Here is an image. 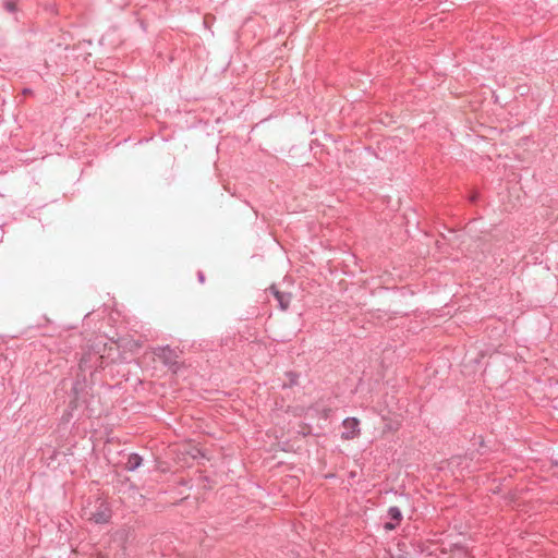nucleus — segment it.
Returning a JSON list of instances; mask_svg holds the SVG:
<instances>
[{
	"label": "nucleus",
	"mask_w": 558,
	"mask_h": 558,
	"mask_svg": "<svg viewBox=\"0 0 558 558\" xmlns=\"http://www.w3.org/2000/svg\"><path fill=\"white\" fill-rule=\"evenodd\" d=\"M344 432L342 433V438L345 440H351L356 438L360 435L359 428V420L355 417L345 418L342 423Z\"/></svg>",
	"instance_id": "f257e3e1"
},
{
	"label": "nucleus",
	"mask_w": 558,
	"mask_h": 558,
	"mask_svg": "<svg viewBox=\"0 0 558 558\" xmlns=\"http://www.w3.org/2000/svg\"><path fill=\"white\" fill-rule=\"evenodd\" d=\"M155 355L167 365H172L177 362L178 354L170 348H159L155 351Z\"/></svg>",
	"instance_id": "f03ea898"
},
{
	"label": "nucleus",
	"mask_w": 558,
	"mask_h": 558,
	"mask_svg": "<svg viewBox=\"0 0 558 558\" xmlns=\"http://www.w3.org/2000/svg\"><path fill=\"white\" fill-rule=\"evenodd\" d=\"M118 347L122 350L133 352L142 347V343L129 337L121 338L118 341Z\"/></svg>",
	"instance_id": "7ed1b4c3"
},
{
	"label": "nucleus",
	"mask_w": 558,
	"mask_h": 558,
	"mask_svg": "<svg viewBox=\"0 0 558 558\" xmlns=\"http://www.w3.org/2000/svg\"><path fill=\"white\" fill-rule=\"evenodd\" d=\"M270 289H271L274 295L276 296L280 308L282 311H286L289 307L291 296L289 294L281 293L280 291L275 289V287H271Z\"/></svg>",
	"instance_id": "20e7f679"
},
{
	"label": "nucleus",
	"mask_w": 558,
	"mask_h": 558,
	"mask_svg": "<svg viewBox=\"0 0 558 558\" xmlns=\"http://www.w3.org/2000/svg\"><path fill=\"white\" fill-rule=\"evenodd\" d=\"M142 462V458L137 454H130L128 458V461L125 463V468L130 471L135 470L137 466H140Z\"/></svg>",
	"instance_id": "39448f33"
},
{
	"label": "nucleus",
	"mask_w": 558,
	"mask_h": 558,
	"mask_svg": "<svg viewBox=\"0 0 558 558\" xmlns=\"http://www.w3.org/2000/svg\"><path fill=\"white\" fill-rule=\"evenodd\" d=\"M109 512L107 511V509H105L97 513H90L89 519L94 520L96 523H104L109 520Z\"/></svg>",
	"instance_id": "423d86ee"
},
{
	"label": "nucleus",
	"mask_w": 558,
	"mask_h": 558,
	"mask_svg": "<svg viewBox=\"0 0 558 558\" xmlns=\"http://www.w3.org/2000/svg\"><path fill=\"white\" fill-rule=\"evenodd\" d=\"M389 515L397 524H399L402 518L401 511L396 507L389 509Z\"/></svg>",
	"instance_id": "0eeeda50"
},
{
	"label": "nucleus",
	"mask_w": 558,
	"mask_h": 558,
	"mask_svg": "<svg viewBox=\"0 0 558 558\" xmlns=\"http://www.w3.org/2000/svg\"><path fill=\"white\" fill-rule=\"evenodd\" d=\"M396 525H397V523L387 522L385 524V530L391 531V530H393L396 527Z\"/></svg>",
	"instance_id": "6e6552de"
},
{
	"label": "nucleus",
	"mask_w": 558,
	"mask_h": 558,
	"mask_svg": "<svg viewBox=\"0 0 558 558\" xmlns=\"http://www.w3.org/2000/svg\"><path fill=\"white\" fill-rule=\"evenodd\" d=\"M7 8H8V10L13 11L14 10V3L8 2L7 3Z\"/></svg>",
	"instance_id": "1a4fd4ad"
}]
</instances>
